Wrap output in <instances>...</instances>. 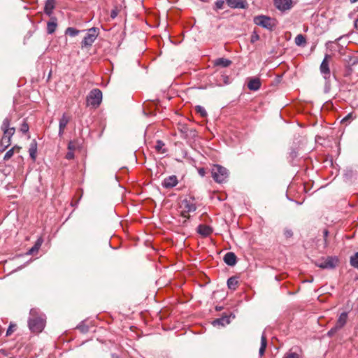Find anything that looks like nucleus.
<instances>
[{
  "label": "nucleus",
  "instance_id": "f257e3e1",
  "mask_svg": "<svg viewBox=\"0 0 358 358\" xmlns=\"http://www.w3.org/2000/svg\"><path fill=\"white\" fill-rule=\"evenodd\" d=\"M28 324L29 329L32 332L40 333L45 327V320L42 315H38V311L36 309H31Z\"/></svg>",
  "mask_w": 358,
  "mask_h": 358
},
{
  "label": "nucleus",
  "instance_id": "f03ea898",
  "mask_svg": "<svg viewBox=\"0 0 358 358\" xmlns=\"http://www.w3.org/2000/svg\"><path fill=\"white\" fill-rule=\"evenodd\" d=\"M10 118L6 117L2 123L1 129L3 131V136L1 140V145L3 147V150L7 148L11 143V137L15 131L14 127H10Z\"/></svg>",
  "mask_w": 358,
  "mask_h": 358
},
{
  "label": "nucleus",
  "instance_id": "7ed1b4c3",
  "mask_svg": "<svg viewBox=\"0 0 358 358\" xmlns=\"http://www.w3.org/2000/svg\"><path fill=\"white\" fill-rule=\"evenodd\" d=\"M213 180L217 183L224 182L229 177L228 170L221 165L215 164L211 169Z\"/></svg>",
  "mask_w": 358,
  "mask_h": 358
},
{
  "label": "nucleus",
  "instance_id": "20e7f679",
  "mask_svg": "<svg viewBox=\"0 0 358 358\" xmlns=\"http://www.w3.org/2000/svg\"><path fill=\"white\" fill-rule=\"evenodd\" d=\"M253 21L255 24L268 30H273V29L276 26L275 19L264 15L255 16Z\"/></svg>",
  "mask_w": 358,
  "mask_h": 358
},
{
  "label": "nucleus",
  "instance_id": "39448f33",
  "mask_svg": "<svg viewBox=\"0 0 358 358\" xmlns=\"http://www.w3.org/2000/svg\"><path fill=\"white\" fill-rule=\"evenodd\" d=\"M102 100V92L99 89L92 90L87 96V105L94 108L99 106Z\"/></svg>",
  "mask_w": 358,
  "mask_h": 358
},
{
  "label": "nucleus",
  "instance_id": "423d86ee",
  "mask_svg": "<svg viewBox=\"0 0 358 358\" xmlns=\"http://www.w3.org/2000/svg\"><path fill=\"white\" fill-rule=\"evenodd\" d=\"M99 34V29L96 27L90 28L87 30V34L81 42V48L91 47L95 41Z\"/></svg>",
  "mask_w": 358,
  "mask_h": 358
},
{
  "label": "nucleus",
  "instance_id": "0eeeda50",
  "mask_svg": "<svg viewBox=\"0 0 358 358\" xmlns=\"http://www.w3.org/2000/svg\"><path fill=\"white\" fill-rule=\"evenodd\" d=\"M338 264V259L336 257H327L315 262V265L323 269L334 268Z\"/></svg>",
  "mask_w": 358,
  "mask_h": 358
},
{
  "label": "nucleus",
  "instance_id": "6e6552de",
  "mask_svg": "<svg viewBox=\"0 0 358 358\" xmlns=\"http://www.w3.org/2000/svg\"><path fill=\"white\" fill-rule=\"evenodd\" d=\"M329 57L330 56L329 55H326L320 67L321 73L323 75L325 80H329L331 75L328 62Z\"/></svg>",
  "mask_w": 358,
  "mask_h": 358
},
{
  "label": "nucleus",
  "instance_id": "1a4fd4ad",
  "mask_svg": "<svg viewBox=\"0 0 358 358\" xmlns=\"http://www.w3.org/2000/svg\"><path fill=\"white\" fill-rule=\"evenodd\" d=\"M275 6L281 11L289 10L292 7V0H274Z\"/></svg>",
  "mask_w": 358,
  "mask_h": 358
},
{
  "label": "nucleus",
  "instance_id": "9d476101",
  "mask_svg": "<svg viewBox=\"0 0 358 358\" xmlns=\"http://www.w3.org/2000/svg\"><path fill=\"white\" fill-rule=\"evenodd\" d=\"M182 207L183 208L182 215L184 217H187L189 213L194 212L196 210V205L189 201L184 200L182 203Z\"/></svg>",
  "mask_w": 358,
  "mask_h": 358
},
{
  "label": "nucleus",
  "instance_id": "9b49d317",
  "mask_svg": "<svg viewBox=\"0 0 358 358\" xmlns=\"http://www.w3.org/2000/svg\"><path fill=\"white\" fill-rule=\"evenodd\" d=\"M196 231L198 234L201 236L207 237L212 234L213 229L209 225L201 224L197 227Z\"/></svg>",
  "mask_w": 358,
  "mask_h": 358
},
{
  "label": "nucleus",
  "instance_id": "f8f14e48",
  "mask_svg": "<svg viewBox=\"0 0 358 358\" xmlns=\"http://www.w3.org/2000/svg\"><path fill=\"white\" fill-rule=\"evenodd\" d=\"M178 181L176 176H170L164 179L162 186L165 188H172L177 185Z\"/></svg>",
  "mask_w": 358,
  "mask_h": 358
},
{
  "label": "nucleus",
  "instance_id": "ddd939ff",
  "mask_svg": "<svg viewBox=\"0 0 358 358\" xmlns=\"http://www.w3.org/2000/svg\"><path fill=\"white\" fill-rule=\"evenodd\" d=\"M70 120V117L64 113L59 120V136H62L64 129Z\"/></svg>",
  "mask_w": 358,
  "mask_h": 358
},
{
  "label": "nucleus",
  "instance_id": "4468645a",
  "mask_svg": "<svg viewBox=\"0 0 358 358\" xmlns=\"http://www.w3.org/2000/svg\"><path fill=\"white\" fill-rule=\"evenodd\" d=\"M224 262L228 266H233L236 264V256L234 252H227L224 257Z\"/></svg>",
  "mask_w": 358,
  "mask_h": 358
},
{
  "label": "nucleus",
  "instance_id": "2eb2a0df",
  "mask_svg": "<svg viewBox=\"0 0 358 358\" xmlns=\"http://www.w3.org/2000/svg\"><path fill=\"white\" fill-rule=\"evenodd\" d=\"M248 87L252 91H257L261 87V81L257 78H252L248 83Z\"/></svg>",
  "mask_w": 358,
  "mask_h": 358
},
{
  "label": "nucleus",
  "instance_id": "dca6fc26",
  "mask_svg": "<svg viewBox=\"0 0 358 358\" xmlns=\"http://www.w3.org/2000/svg\"><path fill=\"white\" fill-rule=\"evenodd\" d=\"M348 313L346 312H343L342 313L336 322V324L335 326L336 327V328H338L339 330L341 329L347 323V321H348Z\"/></svg>",
  "mask_w": 358,
  "mask_h": 358
},
{
  "label": "nucleus",
  "instance_id": "f3484780",
  "mask_svg": "<svg viewBox=\"0 0 358 358\" xmlns=\"http://www.w3.org/2000/svg\"><path fill=\"white\" fill-rule=\"evenodd\" d=\"M227 3L232 8H244L246 3L245 0H227Z\"/></svg>",
  "mask_w": 358,
  "mask_h": 358
},
{
  "label": "nucleus",
  "instance_id": "a211bd4d",
  "mask_svg": "<svg viewBox=\"0 0 358 358\" xmlns=\"http://www.w3.org/2000/svg\"><path fill=\"white\" fill-rule=\"evenodd\" d=\"M232 62L228 59L220 57L213 61L215 66H221L223 68L228 67L231 64Z\"/></svg>",
  "mask_w": 358,
  "mask_h": 358
},
{
  "label": "nucleus",
  "instance_id": "6ab92c4d",
  "mask_svg": "<svg viewBox=\"0 0 358 358\" xmlns=\"http://www.w3.org/2000/svg\"><path fill=\"white\" fill-rule=\"evenodd\" d=\"M55 0H47L45 3L44 12L48 16H50L55 8Z\"/></svg>",
  "mask_w": 358,
  "mask_h": 358
},
{
  "label": "nucleus",
  "instance_id": "aec40b11",
  "mask_svg": "<svg viewBox=\"0 0 358 358\" xmlns=\"http://www.w3.org/2000/svg\"><path fill=\"white\" fill-rule=\"evenodd\" d=\"M57 27V20L55 18L52 19V20L49 21L47 24V32L49 34H53L55 31Z\"/></svg>",
  "mask_w": 358,
  "mask_h": 358
},
{
  "label": "nucleus",
  "instance_id": "412c9836",
  "mask_svg": "<svg viewBox=\"0 0 358 358\" xmlns=\"http://www.w3.org/2000/svg\"><path fill=\"white\" fill-rule=\"evenodd\" d=\"M20 147L19 146H14L12 148H10L9 150H8L4 157H3V160L5 161H7L8 159H10L14 155L15 152H18L20 150Z\"/></svg>",
  "mask_w": 358,
  "mask_h": 358
},
{
  "label": "nucleus",
  "instance_id": "4be33fe9",
  "mask_svg": "<svg viewBox=\"0 0 358 358\" xmlns=\"http://www.w3.org/2000/svg\"><path fill=\"white\" fill-rule=\"evenodd\" d=\"M155 148L157 152L161 154H164L167 151L166 149L165 148V144L161 140L157 141Z\"/></svg>",
  "mask_w": 358,
  "mask_h": 358
},
{
  "label": "nucleus",
  "instance_id": "5701e85b",
  "mask_svg": "<svg viewBox=\"0 0 358 358\" xmlns=\"http://www.w3.org/2000/svg\"><path fill=\"white\" fill-rule=\"evenodd\" d=\"M266 345H267L266 337L264 333L261 337V346H260V348L259 350L260 357H262L264 354Z\"/></svg>",
  "mask_w": 358,
  "mask_h": 358
},
{
  "label": "nucleus",
  "instance_id": "b1692460",
  "mask_svg": "<svg viewBox=\"0 0 358 358\" xmlns=\"http://www.w3.org/2000/svg\"><path fill=\"white\" fill-rule=\"evenodd\" d=\"M295 44L298 46H305L306 44V37L302 34H299L295 37Z\"/></svg>",
  "mask_w": 358,
  "mask_h": 358
},
{
  "label": "nucleus",
  "instance_id": "393cba45",
  "mask_svg": "<svg viewBox=\"0 0 358 358\" xmlns=\"http://www.w3.org/2000/svg\"><path fill=\"white\" fill-rule=\"evenodd\" d=\"M36 151H37V145H36V143H32L31 145H30V148L29 149V155L31 157V158L33 159V160H35L36 159Z\"/></svg>",
  "mask_w": 358,
  "mask_h": 358
},
{
  "label": "nucleus",
  "instance_id": "a878e982",
  "mask_svg": "<svg viewBox=\"0 0 358 358\" xmlns=\"http://www.w3.org/2000/svg\"><path fill=\"white\" fill-rule=\"evenodd\" d=\"M229 320L227 317H222L221 318H218L213 321V324L214 326L215 325H221L224 326L225 324H229Z\"/></svg>",
  "mask_w": 358,
  "mask_h": 358
},
{
  "label": "nucleus",
  "instance_id": "bb28decb",
  "mask_svg": "<svg viewBox=\"0 0 358 358\" xmlns=\"http://www.w3.org/2000/svg\"><path fill=\"white\" fill-rule=\"evenodd\" d=\"M238 285V280L234 277H231L227 280V286L231 289H235Z\"/></svg>",
  "mask_w": 358,
  "mask_h": 358
},
{
  "label": "nucleus",
  "instance_id": "cd10ccee",
  "mask_svg": "<svg viewBox=\"0 0 358 358\" xmlns=\"http://www.w3.org/2000/svg\"><path fill=\"white\" fill-rule=\"evenodd\" d=\"M80 31L73 28V27H68L66 31L65 34L67 35H69L71 37H74L77 36L79 34Z\"/></svg>",
  "mask_w": 358,
  "mask_h": 358
},
{
  "label": "nucleus",
  "instance_id": "c85d7f7f",
  "mask_svg": "<svg viewBox=\"0 0 358 358\" xmlns=\"http://www.w3.org/2000/svg\"><path fill=\"white\" fill-rule=\"evenodd\" d=\"M350 264L354 268H358V252L350 257Z\"/></svg>",
  "mask_w": 358,
  "mask_h": 358
},
{
  "label": "nucleus",
  "instance_id": "c756f323",
  "mask_svg": "<svg viewBox=\"0 0 358 358\" xmlns=\"http://www.w3.org/2000/svg\"><path fill=\"white\" fill-rule=\"evenodd\" d=\"M196 113L201 115L202 117L207 116V112L205 108L201 106H196L195 108Z\"/></svg>",
  "mask_w": 358,
  "mask_h": 358
},
{
  "label": "nucleus",
  "instance_id": "7c9ffc66",
  "mask_svg": "<svg viewBox=\"0 0 358 358\" xmlns=\"http://www.w3.org/2000/svg\"><path fill=\"white\" fill-rule=\"evenodd\" d=\"M283 358H299V355L296 352H288Z\"/></svg>",
  "mask_w": 358,
  "mask_h": 358
},
{
  "label": "nucleus",
  "instance_id": "2f4dec72",
  "mask_svg": "<svg viewBox=\"0 0 358 358\" xmlns=\"http://www.w3.org/2000/svg\"><path fill=\"white\" fill-rule=\"evenodd\" d=\"M259 39V35L255 31H254L251 36V38H250L251 43H254L256 41H257Z\"/></svg>",
  "mask_w": 358,
  "mask_h": 358
},
{
  "label": "nucleus",
  "instance_id": "473e14b6",
  "mask_svg": "<svg viewBox=\"0 0 358 358\" xmlns=\"http://www.w3.org/2000/svg\"><path fill=\"white\" fill-rule=\"evenodd\" d=\"M76 149V143L75 141H70L68 144V150L73 151Z\"/></svg>",
  "mask_w": 358,
  "mask_h": 358
},
{
  "label": "nucleus",
  "instance_id": "72a5a7b5",
  "mask_svg": "<svg viewBox=\"0 0 358 358\" xmlns=\"http://www.w3.org/2000/svg\"><path fill=\"white\" fill-rule=\"evenodd\" d=\"M20 130L24 134L28 132V131H29L28 124L26 122H24L21 126Z\"/></svg>",
  "mask_w": 358,
  "mask_h": 358
},
{
  "label": "nucleus",
  "instance_id": "f704fd0d",
  "mask_svg": "<svg viewBox=\"0 0 358 358\" xmlns=\"http://www.w3.org/2000/svg\"><path fill=\"white\" fill-rule=\"evenodd\" d=\"M39 248H31L30 250L27 252V255H35L38 252Z\"/></svg>",
  "mask_w": 358,
  "mask_h": 358
},
{
  "label": "nucleus",
  "instance_id": "c9c22d12",
  "mask_svg": "<svg viewBox=\"0 0 358 358\" xmlns=\"http://www.w3.org/2000/svg\"><path fill=\"white\" fill-rule=\"evenodd\" d=\"M339 329L338 328H336V326H334V327H332L327 333L328 336H333L337 331H338Z\"/></svg>",
  "mask_w": 358,
  "mask_h": 358
},
{
  "label": "nucleus",
  "instance_id": "e433bc0d",
  "mask_svg": "<svg viewBox=\"0 0 358 358\" xmlns=\"http://www.w3.org/2000/svg\"><path fill=\"white\" fill-rule=\"evenodd\" d=\"M66 158L67 159H72L74 158V152L73 151L69 150L68 152L66 155Z\"/></svg>",
  "mask_w": 358,
  "mask_h": 358
},
{
  "label": "nucleus",
  "instance_id": "4c0bfd02",
  "mask_svg": "<svg viewBox=\"0 0 358 358\" xmlns=\"http://www.w3.org/2000/svg\"><path fill=\"white\" fill-rule=\"evenodd\" d=\"M77 328L79 329L83 333H86L88 331V327L85 325H79Z\"/></svg>",
  "mask_w": 358,
  "mask_h": 358
},
{
  "label": "nucleus",
  "instance_id": "58836bf2",
  "mask_svg": "<svg viewBox=\"0 0 358 358\" xmlns=\"http://www.w3.org/2000/svg\"><path fill=\"white\" fill-rule=\"evenodd\" d=\"M284 234L287 238H289L293 235L291 229H286L284 231Z\"/></svg>",
  "mask_w": 358,
  "mask_h": 358
},
{
  "label": "nucleus",
  "instance_id": "ea45409f",
  "mask_svg": "<svg viewBox=\"0 0 358 358\" xmlns=\"http://www.w3.org/2000/svg\"><path fill=\"white\" fill-rule=\"evenodd\" d=\"M352 119V115L351 113H349L348 115H346L342 120L341 122L343 123L349 120Z\"/></svg>",
  "mask_w": 358,
  "mask_h": 358
},
{
  "label": "nucleus",
  "instance_id": "a19ab883",
  "mask_svg": "<svg viewBox=\"0 0 358 358\" xmlns=\"http://www.w3.org/2000/svg\"><path fill=\"white\" fill-rule=\"evenodd\" d=\"M198 173L201 176L203 177L206 174V170L203 168H201L198 170Z\"/></svg>",
  "mask_w": 358,
  "mask_h": 358
},
{
  "label": "nucleus",
  "instance_id": "79ce46f5",
  "mask_svg": "<svg viewBox=\"0 0 358 358\" xmlns=\"http://www.w3.org/2000/svg\"><path fill=\"white\" fill-rule=\"evenodd\" d=\"M289 157L292 158V159H294L297 157V152L295 150H292L290 153H289Z\"/></svg>",
  "mask_w": 358,
  "mask_h": 358
},
{
  "label": "nucleus",
  "instance_id": "37998d69",
  "mask_svg": "<svg viewBox=\"0 0 358 358\" xmlns=\"http://www.w3.org/2000/svg\"><path fill=\"white\" fill-rule=\"evenodd\" d=\"M13 327L12 325L9 326V327L8 328L7 331H6V336H9L13 333Z\"/></svg>",
  "mask_w": 358,
  "mask_h": 358
},
{
  "label": "nucleus",
  "instance_id": "c03bdc74",
  "mask_svg": "<svg viewBox=\"0 0 358 358\" xmlns=\"http://www.w3.org/2000/svg\"><path fill=\"white\" fill-rule=\"evenodd\" d=\"M215 5H216L217 8L221 9L222 8L223 1H217L215 3Z\"/></svg>",
  "mask_w": 358,
  "mask_h": 358
},
{
  "label": "nucleus",
  "instance_id": "a18cd8bd",
  "mask_svg": "<svg viewBox=\"0 0 358 358\" xmlns=\"http://www.w3.org/2000/svg\"><path fill=\"white\" fill-rule=\"evenodd\" d=\"M42 244H43V240H42V238H39L36 241V242L34 246H41Z\"/></svg>",
  "mask_w": 358,
  "mask_h": 358
},
{
  "label": "nucleus",
  "instance_id": "49530a36",
  "mask_svg": "<svg viewBox=\"0 0 358 358\" xmlns=\"http://www.w3.org/2000/svg\"><path fill=\"white\" fill-rule=\"evenodd\" d=\"M323 236L324 238V240H325V243H327V241H326V238L327 237L328 234H329V231L327 229H324L323 231Z\"/></svg>",
  "mask_w": 358,
  "mask_h": 358
},
{
  "label": "nucleus",
  "instance_id": "de8ad7c7",
  "mask_svg": "<svg viewBox=\"0 0 358 358\" xmlns=\"http://www.w3.org/2000/svg\"><path fill=\"white\" fill-rule=\"evenodd\" d=\"M354 27L358 30V17L354 21Z\"/></svg>",
  "mask_w": 358,
  "mask_h": 358
},
{
  "label": "nucleus",
  "instance_id": "09e8293b",
  "mask_svg": "<svg viewBox=\"0 0 358 358\" xmlns=\"http://www.w3.org/2000/svg\"><path fill=\"white\" fill-rule=\"evenodd\" d=\"M110 16L112 18H115L117 16V12L115 10H113L111 12Z\"/></svg>",
  "mask_w": 358,
  "mask_h": 358
},
{
  "label": "nucleus",
  "instance_id": "8fccbe9b",
  "mask_svg": "<svg viewBox=\"0 0 358 358\" xmlns=\"http://www.w3.org/2000/svg\"><path fill=\"white\" fill-rule=\"evenodd\" d=\"M357 1H358V0H350V2L351 3H355L357 2Z\"/></svg>",
  "mask_w": 358,
  "mask_h": 358
},
{
  "label": "nucleus",
  "instance_id": "3c124183",
  "mask_svg": "<svg viewBox=\"0 0 358 358\" xmlns=\"http://www.w3.org/2000/svg\"><path fill=\"white\" fill-rule=\"evenodd\" d=\"M111 357H112V358H117V357H118L117 355H115V354H113V355H111Z\"/></svg>",
  "mask_w": 358,
  "mask_h": 358
},
{
  "label": "nucleus",
  "instance_id": "603ef678",
  "mask_svg": "<svg viewBox=\"0 0 358 358\" xmlns=\"http://www.w3.org/2000/svg\"><path fill=\"white\" fill-rule=\"evenodd\" d=\"M10 358H15V357H10Z\"/></svg>",
  "mask_w": 358,
  "mask_h": 358
},
{
  "label": "nucleus",
  "instance_id": "864d4df0",
  "mask_svg": "<svg viewBox=\"0 0 358 358\" xmlns=\"http://www.w3.org/2000/svg\"><path fill=\"white\" fill-rule=\"evenodd\" d=\"M117 358H120V357H117Z\"/></svg>",
  "mask_w": 358,
  "mask_h": 358
}]
</instances>
